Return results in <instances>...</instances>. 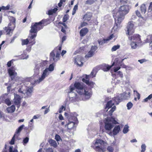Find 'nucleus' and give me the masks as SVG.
<instances>
[{
  "instance_id": "nucleus-43",
  "label": "nucleus",
  "mask_w": 152,
  "mask_h": 152,
  "mask_svg": "<svg viewBox=\"0 0 152 152\" xmlns=\"http://www.w3.org/2000/svg\"><path fill=\"white\" fill-rule=\"evenodd\" d=\"M61 49V45H60V46H58V47H57L54 50H56V51H55L56 53H57V52H58L59 51L60 54Z\"/></svg>"
},
{
  "instance_id": "nucleus-19",
  "label": "nucleus",
  "mask_w": 152,
  "mask_h": 152,
  "mask_svg": "<svg viewBox=\"0 0 152 152\" xmlns=\"http://www.w3.org/2000/svg\"><path fill=\"white\" fill-rule=\"evenodd\" d=\"M21 98L19 95L17 94H14V103L15 105H17V107L19 108L20 106Z\"/></svg>"
},
{
  "instance_id": "nucleus-20",
  "label": "nucleus",
  "mask_w": 152,
  "mask_h": 152,
  "mask_svg": "<svg viewBox=\"0 0 152 152\" xmlns=\"http://www.w3.org/2000/svg\"><path fill=\"white\" fill-rule=\"evenodd\" d=\"M114 64V63L111 66H110L109 65L106 64H104L102 65L101 69L104 72H107L113 66Z\"/></svg>"
},
{
  "instance_id": "nucleus-31",
  "label": "nucleus",
  "mask_w": 152,
  "mask_h": 152,
  "mask_svg": "<svg viewBox=\"0 0 152 152\" xmlns=\"http://www.w3.org/2000/svg\"><path fill=\"white\" fill-rule=\"evenodd\" d=\"M15 109V106L12 105L10 107H8L7 109V111L8 113H12L14 112Z\"/></svg>"
},
{
  "instance_id": "nucleus-61",
  "label": "nucleus",
  "mask_w": 152,
  "mask_h": 152,
  "mask_svg": "<svg viewBox=\"0 0 152 152\" xmlns=\"http://www.w3.org/2000/svg\"><path fill=\"white\" fill-rule=\"evenodd\" d=\"M87 24V23L86 22H83L81 24V27H82L85 26H86Z\"/></svg>"
},
{
  "instance_id": "nucleus-58",
  "label": "nucleus",
  "mask_w": 152,
  "mask_h": 152,
  "mask_svg": "<svg viewBox=\"0 0 152 152\" xmlns=\"http://www.w3.org/2000/svg\"><path fill=\"white\" fill-rule=\"evenodd\" d=\"M64 107H65L64 106H62L59 109V113H61L62 112V110L64 108V109H65V108Z\"/></svg>"
},
{
  "instance_id": "nucleus-10",
  "label": "nucleus",
  "mask_w": 152,
  "mask_h": 152,
  "mask_svg": "<svg viewBox=\"0 0 152 152\" xmlns=\"http://www.w3.org/2000/svg\"><path fill=\"white\" fill-rule=\"evenodd\" d=\"M118 123L113 118L107 119L105 122V128L106 130H110L113 127V124H117Z\"/></svg>"
},
{
  "instance_id": "nucleus-35",
  "label": "nucleus",
  "mask_w": 152,
  "mask_h": 152,
  "mask_svg": "<svg viewBox=\"0 0 152 152\" xmlns=\"http://www.w3.org/2000/svg\"><path fill=\"white\" fill-rule=\"evenodd\" d=\"M96 0H86L85 4H87L91 5L95 2Z\"/></svg>"
},
{
  "instance_id": "nucleus-4",
  "label": "nucleus",
  "mask_w": 152,
  "mask_h": 152,
  "mask_svg": "<svg viewBox=\"0 0 152 152\" xmlns=\"http://www.w3.org/2000/svg\"><path fill=\"white\" fill-rule=\"evenodd\" d=\"M46 22L45 20H43L38 23H36L35 24L32 23L31 28L30 30V33H37L38 31L43 28V26L42 24L45 23ZM30 35V39L31 40L33 39L37 36L36 34H31Z\"/></svg>"
},
{
  "instance_id": "nucleus-13",
  "label": "nucleus",
  "mask_w": 152,
  "mask_h": 152,
  "mask_svg": "<svg viewBox=\"0 0 152 152\" xmlns=\"http://www.w3.org/2000/svg\"><path fill=\"white\" fill-rule=\"evenodd\" d=\"M56 50H53L50 53V57L51 60H53L54 62H56L59 59L60 52L56 53Z\"/></svg>"
},
{
  "instance_id": "nucleus-30",
  "label": "nucleus",
  "mask_w": 152,
  "mask_h": 152,
  "mask_svg": "<svg viewBox=\"0 0 152 152\" xmlns=\"http://www.w3.org/2000/svg\"><path fill=\"white\" fill-rule=\"evenodd\" d=\"M10 22L9 23H11V26H13V28H15V18L13 17H11L10 18Z\"/></svg>"
},
{
  "instance_id": "nucleus-6",
  "label": "nucleus",
  "mask_w": 152,
  "mask_h": 152,
  "mask_svg": "<svg viewBox=\"0 0 152 152\" xmlns=\"http://www.w3.org/2000/svg\"><path fill=\"white\" fill-rule=\"evenodd\" d=\"M76 115V114L70 115V117L69 118L68 123L65 126V127H67L68 129H71L74 127H75L76 125H77L78 122Z\"/></svg>"
},
{
  "instance_id": "nucleus-26",
  "label": "nucleus",
  "mask_w": 152,
  "mask_h": 152,
  "mask_svg": "<svg viewBox=\"0 0 152 152\" xmlns=\"http://www.w3.org/2000/svg\"><path fill=\"white\" fill-rule=\"evenodd\" d=\"M122 95V99H127L130 97V93L129 92H124L122 94H121Z\"/></svg>"
},
{
  "instance_id": "nucleus-29",
  "label": "nucleus",
  "mask_w": 152,
  "mask_h": 152,
  "mask_svg": "<svg viewBox=\"0 0 152 152\" xmlns=\"http://www.w3.org/2000/svg\"><path fill=\"white\" fill-rule=\"evenodd\" d=\"M120 129V128L119 126H115L113 131V134L114 135H116L119 132Z\"/></svg>"
},
{
  "instance_id": "nucleus-63",
  "label": "nucleus",
  "mask_w": 152,
  "mask_h": 152,
  "mask_svg": "<svg viewBox=\"0 0 152 152\" xmlns=\"http://www.w3.org/2000/svg\"><path fill=\"white\" fill-rule=\"evenodd\" d=\"M53 13H54L53 12V11H52V10H51L48 11V14L49 15H52Z\"/></svg>"
},
{
  "instance_id": "nucleus-60",
  "label": "nucleus",
  "mask_w": 152,
  "mask_h": 152,
  "mask_svg": "<svg viewBox=\"0 0 152 152\" xmlns=\"http://www.w3.org/2000/svg\"><path fill=\"white\" fill-rule=\"evenodd\" d=\"M12 60H11L8 61L7 64V66L9 67H10L11 66V64L12 63Z\"/></svg>"
},
{
  "instance_id": "nucleus-15",
  "label": "nucleus",
  "mask_w": 152,
  "mask_h": 152,
  "mask_svg": "<svg viewBox=\"0 0 152 152\" xmlns=\"http://www.w3.org/2000/svg\"><path fill=\"white\" fill-rule=\"evenodd\" d=\"M115 20V25L113 26L112 29V32L113 34L118 31L119 28H120V24L121 22H116V20L117 19V18L116 17H113Z\"/></svg>"
},
{
  "instance_id": "nucleus-47",
  "label": "nucleus",
  "mask_w": 152,
  "mask_h": 152,
  "mask_svg": "<svg viewBox=\"0 0 152 152\" xmlns=\"http://www.w3.org/2000/svg\"><path fill=\"white\" fill-rule=\"evenodd\" d=\"M17 137L16 135L14 134L13 137L11 139V141L10 142V144L11 145H13L15 143V137Z\"/></svg>"
},
{
  "instance_id": "nucleus-25",
  "label": "nucleus",
  "mask_w": 152,
  "mask_h": 152,
  "mask_svg": "<svg viewBox=\"0 0 152 152\" xmlns=\"http://www.w3.org/2000/svg\"><path fill=\"white\" fill-rule=\"evenodd\" d=\"M24 126V125H22L19 126L18 128L16 130V131L14 134L16 135L17 137H18L20 135V132L23 129Z\"/></svg>"
},
{
  "instance_id": "nucleus-62",
  "label": "nucleus",
  "mask_w": 152,
  "mask_h": 152,
  "mask_svg": "<svg viewBox=\"0 0 152 152\" xmlns=\"http://www.w3.org/2000/svg\"><path fill=\"white\" fill-rule=\"evenodd\" d=\"M63 2V0H60L59 3L58 4V6L59 7H61L62 5Z\"/></svg>"
},
{
  "instance_id": "nucleus-46",
  "label": "nucleus",
  "mask_w": 152,
  "mask_h": 152,
  "mask_svg": "<svg viewBox=\"0 0 152 152\" xmlns=\"http://www.w3.org/2000/svg\"><path fill=\"white\" fill-rule=\"evenodd\" d=\"M97 47L95 46H92L91 48V49L90 50L94 53L95 51L97 49Z\"/></svg>"
},
{
  "instance_id": "nucleus-18",
  "label": "nucleus",
  "mask_w": 152,
  "mask_h": 152,
  "mask_svg": "<svg viewBox=\"0 0 152 152\" xmlns=\"http://www.w3.org/2000/svg\"><path fill=\"white\" fill-rule=\"evenodd\" d=\"M24 82H22L20 83L18 86L19 89L18 91L19 93L20 94L25 95V89L26 88V86Z\"/></svg>"
},
{
  "instance_id": "nucleus-34",
  "label": "nucleus",
  "mask_w": 152,
  "mask_h": 152,
  "mask_svg": "<svg viewBox=\"0 0 152 152\" xmlns=\"http://www.w3.org/2000/svg\"><path fill=\"white\" fill-rule=\"evenodd\" d=\"M129 126L127 125H125L124 128L123 132L124 134L127 133L129 131Z\"/></svg>"
},
{
  "instance_id": "nucleus-59",
  "label": "nucleus",
  "mask_w": 152,
  "mask_h": 152,
  "mask_svg": "<svg viewBox=\"0 0 152 152\" xmlns=\"http://www.w3.org/2000/svg\"><path fill=\"white\" fill-rule=\"evenodd\" d=\"M149 10H150V11L152 12V2L151 3L149 7Z\"/></svg>"
},
{
  "instance_id": "nucleus-23",
  "label": "nucleus",
  "mask_w": 152,
  "mask_h": 152,
  "mask_svg": "<svg viewBox=\"0 0 152 152\" xmlns=\"http://www.w3.org/2000/svg\"><path fill=\"white\" fill-rule=\"evenodd\" d=\"M14 29L13 28V26H11V23H9L7 27H5L4 29L6 30L7 34H10V33H12L11 31Z\"/></svg>"
},
{
  "instance_id": "nucleus-50",
  "label": "nucleus",
  "mask_w": 152,
  "mask_h": 152,
  "mask_svg": "<svg viewBox=\"0 0 152 152\" xmlns=\"http://www.w3.org/2000/svg\"><path fill=\"white\" fill-rule=\"evenodd\" d=\"M68 19V16L67 15H65L64 17L63 18V22H66Z\"/></svg>"
},
{
  "instance_id": "nucleus-40",
  "label": "nucleus",
  "mask_w": 152,
  "mask_h": 152,
  "mask_svg": "<svg viewBox=\"0 0 152 152\" xmlns=\"http://www.w3.org/2000/svg\"><path fill=\"white\" fill-rule=\"evenodd\" d=\"M120 48L119 45H116L113 46L111 49V51H116L117 50L119 49Z\"/></svg>"
},
{
  "instance_id": "nucleus-37",
  "label": "nucleus",
  "mask_w": 152,
  "mask_h": 152,
  "mask_svg": "<svg viewBox=\"0 0 152 152\" xmlns=\"http://www.w3.org/2000/svg\"><path fill=\"white\" fill-rule=\"evenodd\" d=\"M94 53L91 51H90L85 56L86 58H90L92 57L94 55Z\"/></svg>"
},
{
  "instance_id": "nucleus-9",
  "label": "nucleus",
  "mask_w": 152,
  "mask_h": 152,
  "mask_svg": "<svg viewBox=\"0 0 152 152\" xmlns=\"http://www.w3.org/2000/svg\"><path fill=\"white\" fill-rule=\"evenodd\" d=\"M114 103L113 101L110 100L108 102L105 108V110L106 111L110 109L109 111V114L111 116L112 115V113L115 110L116 107L115 106H113Z\"/></svg>"
},
{
  "instance_id": "nucleus-14",
  "label": "nucleus",
  "mask_w": 152,
  "mask_h": 152,
  "mask_svg": "<svg viewBox=\"0 0 152 152\" xmlns=\"http://www.w3.org/2000/svg\"><path fill=\"white\" fill-rule=\"evenodd\" d=\"M16 69L15 66H12L8 69L9 74L12 80H13L17 76V73L15 71Z\"/></svg>"
},
{
  "instance_id": "nucleus-39",
  "label": "nucleus",
  "mask_w": 152,
  "mask_h": 152,
  "mask_svg": "<svg viewBox=\"0 0 152 152\" xmlns=\"http://www.w3.org/2000/svg\"><path fill=\"white\" fill-rule=\"evenodd\" d=\"M107 41V40L106 39H104L101 40H98V42L99 44L100 45H102L106 43Z\"/></svg>"
},
{
  "instance_id": "nucleus-17",
  "label": "nucleus",
  "mask_w": 152,
  "mask_h": 152,
  "mask_svg": "<svg viewBox=\"0 0 152 152\" xmlns=\"http://www.w3.org/2000/svg\"><path fill=\"white\" fill-rule=\"evenodd\" d=\"M83 58L80 55L76 56L75 59V63L79 66H81L83 65Z\"/></svg>"
},
{
  "instance_id": "nucleus-64",
  "label": "nucleus",
  "mask_w": 152,
  "mask_h": 152,
  "mask_svg": "<svg viewBox=\"0 0 152 152\" xmlns=\"http://www.w3.org/2000/svg\"><path fill=\"white\" fill-rule=\"evenodd\" d=\"M53 13H54L53 12V11H52V10H51L48 11V14L49 15H52Z\"/></svg>"
},
{
  "instance_id": "nucleus-49",
  "label": "nucleus",
  "mask_w": 152,
  "mask_h": 152,
  "mask_svg": "<svg viewBox=\"0 0 152 152\" xmlns=\"http://www.w3.org/2000/svg\"><path fill=\"white\" fill-rule=\"evenodd\" d=\"M116 74L117 75L118 77H120L121 78H123V75L122 72L120 71H118L116 73Z\"/></svg>"
},
{
  "instance_id": "nucleus-5",
  "label": "nucleus",
  "mask_w": 152,
  "mask_h": 152,
  "mask_svg": "<svg viewBox=\"0 0 152 152\" xmlns=\"http://www.w3.org/2000/svg\"><path fill=\"white\" fill-rule=\"evenodd\" d=\"M128 37L129 39L131 41L130 45L132 49H136L138 46L137 44L141 42L140 37L138 34H134L131 36H128Z\"/></svg>"
},
{
  "instance_id": "nucleus-48",
  "label": "nucleus",
  "mask_w": 152,
  "mask_h": 152,
  "mask_svg": "<svg viewBox=\"0 0 152 152\" xmlns=\"http://www.w3.org/2000/svg\"><path fill=\"white\" fill-rule=\"evenodd\" d=\"M146 146L145 144H142L141 146V152H144L146 150Z\"/></svg>"
},
{
  "instance_id": "nucleus-11",
  "label": "nucleus",
  "mask_w": 152,
  "mask_h": 152,
  "mask_svg": "<svg viewBox=\"0 0 152 152\" xmlns=\"http://www.w3.org/2000/svg\"><path fill=\"white\" fill-rule=\"evenodd\" d=\"M134 23L132 21L128 22L126 30V34L129 35L128 36H131L132 35L134 32Z\"/></svg>"
},
{
  "instance_id": "nucleus-44",
  "label": "nucleus",
  "mask_w": 152,
  "mask_h": 152,
  "mask_svg": "<svg viewBox=\"0 0 152 152\" xmlns=\"http://www.w3.org/2000/svg\"><path fill=\"white\" fill-rule=\"evenodd\" d=\"M29 138L28 137H26L24 138L23 140V144L25 145V144L27 143L28 141Z\"/></svg>"
},
{
  "instance_id": "nucleus-32",
  "label": "nucleus",
  "mask_w": 152,
  "mask_h": 152,
  "mask_svg": "<svg viewBox=\"0 0 152 152\" xmlns=\"http://www.w3.org/2000/svg\"><path fill=\"white\" fill-rule=\"evenodd\" d=\"M146 8L144 4H142L141 6V10L142 13L145 14L146 11Z\"/></svg>"
},
{
  "instance_id": "nucleus-56",
  "label": "nucleus",
  "mask_w": 152,
  "mask_h": 152,
  "mask_svg": "<svg viewBox=\"0 0 152 152\" xmlns=\"http://www.w3.org/2000/svg\"><path fill=\"white\" fill-rule=\"evenodd\" d=\"M136 15L139 17H141V15L140 14V13L139 12L138 10H137L135 12Z\"/></svg>"
},
{
  "instance_id": "nucleus-57",
  "label": "nucleus",
  "mask_w": 152,
  "mask_h": 152,
  "mask_svg": "<svg viewBox=\"0 0 152 152\" xmlns=\"http://www.w3.org/2000/svg\"><path fill=\"white\" fill-rule=\"evenodd\" d=\"M1 9L2 10H8L9 9V6H7L6 7L2 6Z\"/></svg>"
},
{
  "instance_id": "nucleus-8",
  "label": "nucleus",
  "mask_w": 152,
  "mask_h": 152,
  "mask_svg": "<svg viewBox=\"0 0 152 152\" xmlns=\"http://www.w3.org/2000/svg\"><path fill=\"white\" fill-rule=\"evenodd\" d=\"M105 142L100 140H97L94 142L95 149L99 152H104Z\"/></svg>"
},
{
  "instance_id": "nucleus-16",
  "label": "nucleus",
  "mask_w": 152,
  "mask_h": 152,
  "mask_svg": "<svg viewBox=\"0 0 152 152\" xmlns=\"http://www.w3.org/2000/svg\"><path fill=\"white\" fill-rule=\"evenodd\" d=\"M85 76V78L86 79L83 78L82 79V81L83 82L85 83L88 86H90L91 88H93L95 86V84L92 81H89V80H88V79H89V77H90V75H86Z\"/></svg>"
},
{
  "instance_id": "nucleus-3",
  "label": "nucleus",
  "mask_w": 152,
  "mask_h": 152,
  "mask_svg": "<svg viewBox=\"0 0 152 152\" xmlns=\"http://www.w3.org/2000/svg\"><path fill=\"white\" fill-rule=\"evenodd\" d=\"M46 22L45 20H43L38 23H36L35 24L32 23L31 28L30 30V33H37L38 31L43 28V26L42 24L45 23ZM30 35V39L31 40L33 39L37 36L36 34H31Z\"/></svg>"
},
{
  "instance_id": "nucleus-27",
  "label": "nucleus",
  "mask_w": 152,
  "mask_h": 152,
  "mask_svg": "<svg viewBox=\"0 0 152 152\" xmlns=\"http://www.w3.org/2000/svg\"><path fill=\"white\" fill-rule=\"evenodd\" d=\"M48 142L50 146L54 148H56L58 144L56 142L53 140L50 139L48 140Z\"/></svg>"
},
{
  "instance_id": "nucleus-36",
  "label": "nucleus",
  "mask_w": 152,
  "mask_h": 152,
  "mask_svg": "<svg viewBox=\"0 0 152 152\" xmlns=\"http://www.w3.org/2000/svg\"><path fill=\"white\" fill-rule=\"evenodd\" d=\"M21 40L22 42L21 44L22 45H27L29 42L28 39H21Z\"/></svg>"
},
{
  "instance_id": "nucleus-45",
  "label": "nucleus",
  "mask_w": 152,
  "mask_h": 152,
  "mask_svg": "<svg viewBox=\"0 0 152 152\" xmlns=\"http://www.w3.org/2000/svg\"><path fill=\"white\" fill-rule=\"evenodd\" d=\"M96 71H95L94 69H93L91 72L90 75V76H92V77H95L96 76Z\"/></svg>"
},
{
  "instance_id": "nucleus-42",
  "label": "nucleus",
  "mask_w": 152,
  "mask_h": 152,
  "mask_svg": "<svg viewBox=\"0 0 152 152\" xmlns=\"http://www.w3.org/2000/svg\"><path fill=\"white\" fill-rule=\"evenodd\" d=\"M133 106L132 103L131 102H128L126 105L128 110L130 109Z\"/></svg>"
},
{
  "instance_id": "nucleus-22",
  "label": "nucleus",
  "mask_w": 152,
  "mask_h": 152,
  "mask_svg": "<svg viewBox=\"0 0 152 152\" xmlns=\"http://www.w3.org/2000/svg\"><path fill=\"white\" fill-rule=\"evenodd\" d=\"M26 91H25V94L28 96H30L31 95L33 91V87H28L26 88Z\"/></svg>"
},
{
  "instance_id": "nucleus-24",
  "label": "nucleus",
  "mask_w": 152,
  "mask_h": 152,
  "mask_svg": "<svg viewBox=\"0 0 152 152\" xmlns=\"http://www.w3.org/2000/svg\"><path fill=\"white\" fill-rule=\"evenodd\" d=\"M88 30L87 28H84L81 29L80 32V36L81 37H83L85 36L88 32Z\"/></svg>"
},
{
  "instance_id": "nucleus-38",
  "label": "nucleus",
  "mask_w": 152,
  "mask_h": 152,
  "mask_svg": "<svg viewBox=\"0 0 152 152\" xmlns=\"http://www.w3.org/2000/svg\"><path fill=\"white\" fill-rule=\"evenodd\" d=\"M152 98V94H150L147 97L144 99L143 102H147L148 100H150Z\"/></svg>"
},
{
  "instance_id": "nucleus-54",
  "label": "nucleus",
  "mask_w": 152,
  "mask_h": 152,
  "mask_svg": "<svg viewBox=\"0 0 152 152\" xmlns=\"http://www.w3.org/2000/svg\"><path fill=\"white\" fill-rule=\"evenodd\" d=\"M45 152H53V151L51 148H48L46 149Z\"/></svg>"
},
{
  "instance_id": "nucleus-51",
  "label": "nucleus",
  "mask_w": 152,
  "mask_h": 152,
  "mask_svg": "<svg viewBox=\"0 0 152 152\" xmlns=\"http://www.w3.org/2000/svg\"><path fill=\"white\" fill-rule=\"evenodd\" d=\"M22 57H21V59H27L28 58V55H26V54H22Z\"/></svg>"
},
{
  "instance_id": "nucleus-2",
  "label": "nucleus",
  "mask_w": 152,
  "mask_h": 152,
  "mask_svg": "<svg viewBox=\"0 0 152 152\" xmlns=\"http://www.w3.org/2000/svg\"><path fill=\"white\" fill-rule=\"evenodd\" d=\"M130 8L131 7L129 5H124L119 7L118 11L114 10L113 17L118 18L116 22H122L124 18L125 15L129 13Z\"/></svg>"
},
{
  "instance_id": "nucleus-12",
  "label": "nucleus",
  "mask_w": 152,
  "mask_h": 152,
  "mask_svg": "<svg viewBox=\"0 0 152 152\" xmlns=\"http://www.w3.org/2000/svg\"><path fill=\"white\" fill-rule=\"evenodd\" d=\"M50 72L48 70V68H46L42 72L41 76L39 78L38 80H35L34 81V84H39L45 78L47 77L50 74Z\"/></svg>"
},
{
  "instance_id": "nucleus-52",
  "label": "nucleus",
  "mask_w": 152,
  "mask_h": 152,
  "mask_svg": "<svg viewBox=\"0 0 152 152\" xmlns=\"http://www.w3.org/2000/svg\"><path fill=\"white\" fill-rule=\"evenodd\" d=\"M55 139L57 141H59L60 140H61L60 137L58 134H56L55 136Z\"/></svg>"
},
{
  "instance_id": "nucleus-7",
  "label": "nucleus",
  "mask_w": 152,
  "mask_h": 152,
  "mask_svg": "<svg viewBox=\"0 0 152 152\" xmlns=\"http://www.w3.org/2000/svg\"><path fill=\"white\" fill-rule=\"evenodd\" d=\"M46 63V61H41L37 62L34 69V76H37L39 75L40 71L45 66Z\"/></svg>"
},
{
  "instance_id": "nucleus-55",
  "label": "nucleus",
  "mask_w": 152,
  "mask_h": 152,
  "mask_svg": "<svg viewBox=\"0 0 152 152\" xmlns=\"http://www.w3.org/2000/svg\"><path fill=\"white\" fill-rule=\"evenodd\" d=\"M114 36L113 34H112L107 39H106L107 40V41H109L112 38L114 37Z\"/></svg>"
},
{
  "instance_id": "nucleus-28",
  "label": "nucleus",
  "mask_w": 152,
  "mask_h": 152,
  "mask_svg": "<svg viewBox=\"0 0 152 152\" xmlns=\"http://www.w3.org/2000/svg\"><path fill=\"white\" fill-rule=\"evenodd\" d=\"M92 16V14L90 12H87L83 17V18L84 20L89 21Z\"/></svg>"
},
{
  "instance_id": "nucleus-1",
  "label": "nucleus",
  "mask_w": 152,
  "mask_h": 152,
  "mask_svg": "<svg viewBox=\"0 0 152 152\" xmlns=\"http://www.w3.org/2000/svg\"><path fill=\"white\" fill-rule=\"evenodd\" d=\"M74 86H70L68 92L70 101L71 102H75L80 100V95L85 97L82 100L88 99L91 96L92 92L91 89L87 87H85L83 84L79 82H75Z\"/></svg>"
},
{
  "instance_id": "nucleus-21",
  "label": "nucleus",
  "mask_w": 152,
  "mask_h": 152,
  "mask_svg": "<svg viewBox=\"0 0 152 152\" xmlns=\"http://www.w3.org/2000/svg\"><path fill=\"white\" fill-rule=\"evenodd\" d=\"M122 99V95L121 94H119L118 96L114 97L112 101L114 104H118Z\"/></svg>"
},
{
  "instance_id": "nucleus-41",
  "label": "nucleus",
  "mask_w": 152,
  "mask_h": 152,
  "mask_svg": "<svg viewBox=\"0 0 152 152\" xmlns=\"http://www.w3.org/2000/svg\"><path fill=\"white\" fill-rule=\"evenodd\" d=\"M78 4H77L74 7L73 10V11L72 12V15H74L76 13V10L78 8Z\"/></svg>"
},
{
  "instance_id": "nucleus-33",
  "label": "nucleus",
  "mask_w": 152,
  "mask_h": 152,
  "mask_svg": "<svg viewBox=\"0 0 152 152\" xmlns=\"http://www.w3.org/2000/svg\"><path fill=\"white\" fill-rule=\"evenodd\" d=\"M55 65L53 64H52L50 65L48 69L49 72H51L53 71L54 69Z\"/></svg>"
},
{
  "instance_id": "nucleus-53",
  "label": "nucleus",
  "mask_w": 152,
  "mask_h": 152,
  "mask_svg": "<svg viewBox=\"0 0 152 152\" xmlns=\"http://www.w3.org/2000/svg\"><path fill=\"white\" fill-rule=\"evenodd\" d=\"M5 103L8 105H10L11 104V102L9 99H5Z\"/></svg>"
}]
</instances>
